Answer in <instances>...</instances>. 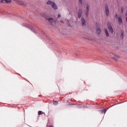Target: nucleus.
Instances as JSON below:
<instances>
[{"label": "nucleus", "mask_w": 127, "mask_h": 127, "mask_svg": "<svg viewBox=\"0 0 127 127\" xmlns=\"http://www.w3.org/2000/svg\"><path fill=\"white\" fill-rule=\"evenodd\" d=\"M110 57L112 58V59H113V60H114V61L116 62H118L119 59H120V56L119 55H116L113 53L110 54Z\"/></svg>", "instance_id": "f257e3e1"}, {"label": "nucleus", "mask_w": 127, "mask_h": 127, "mask_svg": "<svg viewBox=\"0 0 127 127\" xmlns=\"http://www.w3.org/2000/svg\"><path fill=\"white\" fill-rule=\"evenodd\" d=\"M47 4L51 5L52 7H53L55 9H57L58 8L57 4H56V3H55V2H52V1L49 0L47 2Z\"/></svg>", "instance_id": "f03ea898"}, {"label": "nucleus", "mask_w": 127, "mask_h": 127, "mask_svg": "<svg viewBox=\"0 0 127 127\" xmlns=\"http://www.w3.org/2000/svg\"><path fill=\"white\" fill-rule=\"evenodd\" d=\"M108 29H109L111 33H113V29L111 22L108 23Z\"/></svg>", "instance_id": "7ed1b4c3"}, {"label": "nucleus", "mask_w": 127, "mask_h": 127, "mask_svg": "<svg viewBox=\"0 0 127 127\" xmlns=\"http://www.w3.org/2000/svg\"><path fill=\"white\" fill-rule=\"evenodd\" d=\"M96 32L98 34H100L101 32V29L98 23H96Z\"/></svg>", "instance_id": "20e7f679"}, {"label": "nucleus", "mask_w": 127, "mask_h": 127, "mask_svg": "<svg viewBox=\"0 0 127 127\" xmlns=\"http://www.w3.org/2000/svg\"><path fill=\"white\" fill-rule=\"evenodd\" d=\"M105 13L106 14V16H108L109 14V10L108 6L107 4L105 5Z\"/></svg>", "instance_id": "39448f33"}, {"label": "nucleus", "mask_w": 127, "mask_h": 127, "mask_svg": "<svg viewBox=\"0 0 127 127\" xmlns=\"http://www.w3.org/2000/svg\"><path fill=\"white\" fill-rule=\"evenodd\" d=\"M89 5L87 4L86 5V17H88V15H89Z\"/></svg>", "instance_id": "423d86ee"}, {"label": "nucleus", "mask_w": 127, "mask_h": 127, "mask_svg": "<svg viewBox=\"0 0 127 127\" xmlns=\"http://www.w3.org/2000/svg\"><path fill=\"white\" fill-rule=\"evenodd\" d=\"M48 21H49L50 23H51L52 24L54 22H55L54 19H53V18H52V17H50L49 18H48Z\"/></svg>", "instance_id": "0eeeda50"}, {"label": "nucleus", "mask_w": 127, "mask_h": 127, "mask_svg": "<svg viewBox=\"0 0 127 127\" xmlns=\"http://www.w3.org/2000/svg\"><path fill=\"white\" fill-rule=\"evenodd\" d=\"M81 15H82V9L80 8L78 10V16L79 18L81 17Z\"/></svg>", "instance_id": "6e6552de"}, {"label": "nucleus", "mask_w": 127, "mask_h": 127, "mask_svg": "<svg viewBox=\"0 0 127 127\" xmlns=\"http://www.w3.org/2000/svg\"><path fill=\"white\" fill-rule=\"evenodd\" d=\"M17 2L20 5H24V2L22 0H17Z\"/></svg>", "instance_id": "1a4fd4ad"}, {"label": "nucleus", "mask_w": 127, "mask_h": 127, "mask_svg": "<svg viewBox=\"0 0 127 127\" xmlns=\"http://www.w3.org/2000/svg\"><path fill=\"white\" fill-rule=\"evenodd\" d=\"M1 2L2 3H10L11 2V0H1Z\"/></svg>", "instance_id": "9d476101"}, {"label": "nucleus", "mask_w": 127, "mask_h": 127, "mask_svg": "<svg viewBox=\"0 0 127 127\" xmlns=\"http://www.w3.org/2000/svg\"><path fill=\"white\" fill-rule=\"evenodd\" d=\"M81 22L83 25H86L85 20L84 17H81Z\"/></svg>", "instance_id": "9b49d317"}, {"label": "nucleus", "mask_w": 127, "mask_h": 127, "mask_svg": "<svg viewBox=\"0 0 127 127\" xmlns=\"http://www.w3.org/2000/svg\"><path fill=\"white\" fill-rule=\"evenodd\" d=\"M105 34L106 35V37L108 38L109 37V34L108 32V29H105Z\"/></svg>", "instance_id": "f8f14e48"}, {"label": "nucleus", "mask_w": 127, "mask_h": 127, "mask_svg": "<svg viewBox=\"0 0 127 127\" xmlns=\"http://www.w3.org/2000/svg\"><path fill=\"white\" fill-rule=\"evenodd\" d=\"M118 21H119V23H120V24L123 23V20H122V17H118Z\"/></svg>", "instance_id": "ddd939ff"}, {"label": "nucleus", "mask_w": 127, "mask_h": 127, "mask_svg": "<svg viewBox=\"0 0 127 127\" xmlns=\"http://www.w3.org/2000/svg\"><path fill=\"white\" fill-rule=\"evenodd\" d=\"M107 112V109H103V110H101V113L102 114H103L104 113V114H105Z\"/></svg>", "instance_id": "4468645a"}, {"label": "nucleus", "mask_w": 127, "mask_h": 127, "mask_svg": "<svg viewBox=\"0 0 127 127\" xmlns=\"http://www.w3.org/2000/svg\"><path fill=\"white\" fill-rule=\"evenodd\" d=\"M121 37L122 39H124V31H122V32H121Z\"/></svg>", "instance_id": "2eb2a0df"}, {"label": "nucleus", "mask_w": 127, "mask_h": 127, "mask_svg": "<svg viewBox=\"0 0 127 127\" xmlns=\"http://www.w3.org/2000/svg\"><path fill=\"white\" fill-rule=\"evenodd\" d=\"M42 114H44V113H42V111H39L38 112V114L39 115H41Z\"/></svg>", "instance_id": "dca6fc26"}, {"label": "nucleus", "mask_w": 127, "mask_h": 127, "mask_svg": "<svg viewBox=\"0 0 127 127\" xmlns=\"http://www.w3.org/2000/svg\"><path fill=\"white\" fill-rule=\"evenodd\" d=\"M31 30L34 33L36 32V30L34 29V28H31Z\"/></svg>", "instance_id": "f3484780"}, {"label": "nucleus", "mask_w": 127, "mask_h": 127, "mask_svg": "<svg viewBox=\"0 0 127 127\" xmlns=\"http://www.w3.org/2000/svg\"><path fill=\"white\" fill-rule=\"evenodd\" d=\"M124 7H123V6H122V7H121V12H122V13L124 12Z\"/></svg>", "instance_id": "a211bd4d"}, {"label": "nucleus", "mask_w": 127, "mask_h": 127, "mask_svg": "<svg viewBox=\"0 0 127 127\" xmlns=\"http://www.w3.org/2000/svg\"><path fill=\"white\" fill-rule=\"evenodd\" d=\"M126 21L127 22V10L126 11Z\"/></svg>", "instance_id": "6ab92c4d"}, {"label": "nucleus", "mask_w": 127, "mask_h": 127, "mask_svg": "<svg viewBox=\"0 0 127 127\" xmlns=\"http://www.w3.org/2000/svg\"><path fill=\"white\" fill-rule=\"evenodd\" d=\"M58 104V101H54V104Z\"/></svg>", "instance_id": "aec40b11"}, {"label": "nucleus", "mask_w": 127, "mask_h": 127, "mask_svg": "<svg viewBox=\"0 0 127 127\" xmlns=\"http://www.w3.org/2000/svg\"><path fill=\"white\" fill-rule=\"evenodd\" d=\"M115 17H118V14L116 13L115 15Z\"/></svg>", "instance_id": "412c9836"}, {"label": "nucleus", "mask_w": 127, "mask_h": 127, "mask_svg": "<svg viewBox=\"0 0 127 127\" xmlns=\"http://www.w3.org/2000/svg\"><path fill=\"white\" fill-rule=\"evenodd\" d=\"M80 3H82V0H79Z\"/></svg>", "instance_id": "4be33fe9"}, {"label": "nucleus", "mask_w": 127, "mask_h": 127, "mask_svg": "<svg viewBox=\"0 0 127 127\" xmlns=\"http://www.w3.org/2000/svg\"><path fill=\"white\" fill-rule=\"evenodd\" d=\"M61 17V15L60 14H59L58 17Z\"/></svg>", "instance_id": "5701e85b"}, {"label": "nucleus", "mask_w": 127, "mask_h": 127, "mask_svg": "<svg viewBox=\"0 0 127 127\" xmlns=\"http://www.w3.org/2000/svg\"><path fill=\"white\" fill-rule=\"evenodd\" d=\"M61 22H62V23H64L63 20H61Z\"/></svg>", "instance_id": "b1692460"}]
</instances>
